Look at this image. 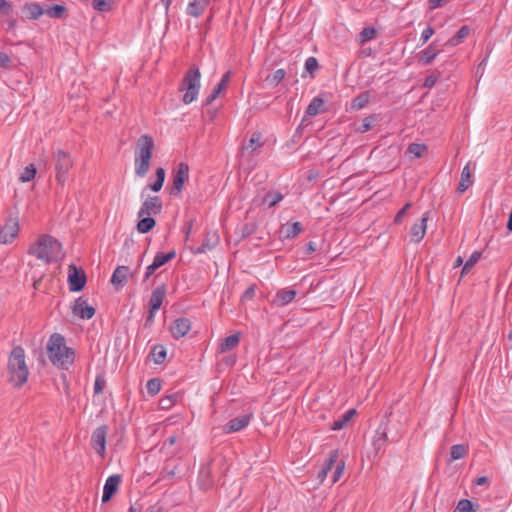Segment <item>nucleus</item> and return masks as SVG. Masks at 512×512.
<instances>
[{"instance_id":"473e14b6","label":"nucleus","mask_w":512,"mask_h":512,"mask_svg":"<svg viewBox=\"0 0 512 512\" xmlns=\"http://www.w3.org/2000/svg\"><path fill=\"white\" fill-rule=\"evenodd\" d=\"M205 3H203L202 1H198V0H193L189 3L188 7H187V13L193 17H198L199 15L202 14L204 8H205Z\"/></svg>"},{"instance_id":"13d9d810","label":"nucleus","mask_w":512,"mask_h":512,"mask_svg":"<svg viewBox=\"0 0 512 512\" xmlns=\"http://www.w3.org/2000/svg\"><path fill=\"white\" fill-rule=\"evenodd\" d=\"M21 16L25 19H32V4L26 3L22 7Z\"/></svg>"},{"instance_id":"6e6552de","label":"nucleus","mask_w":512,"mask_h":512,"mask_svg":"<svg viewBox=\"0 0 512 512\" xmlns=\"http://www.w3.org/2000/svg\"><path fill=\"white\" fill-rule=\"evenodd\" d=\"M189 179V166L187 163L178 164L173 177L172 193L179 194L184 187L185 182Z\"/></svg>"},{"instance_id":"79ce46f5","label":"nucleus","mask_w":512,"mask_h":512,"mask_svg":"<svg viewBox=\"0 0 512 512\" xmlns=\"http://www.w3.org/2000/svg\"><path fill=\"white\" fill-rule=\"evenodd\" d=\"M285 75H286V72L284 69H278L274 72L273 75L268 76L266 78V81H268L270 84L275 86L284 79Z\"/></svg>"},{"instance_id":"37998d69","label":"nucleus","mask_w":512,"mask_h":512,"mask_svg":"<svg viewBox=\"0 0 512 512\" xmlns=\"http://www.w3.org/2000/svg\"><path fill=\"white\" fill-rule=\"evenodd\" d=\"M113 0H93V8L98 11L111 10Z\"/></svg>"},{"instance_id":"a211bd4d","label":"nucleus","mask_w":512,"mask_h":512,"mask_svg":"<svg viewBox=\"0 0 512 512\" xmlns=\"http://www.w3.org/2000/svg\"><path fill=\"white\" fill-rule=\"evenodd\" d=\"M251 420L250 415H242L229 421L223 428L225 433L238 432L245 428Z\"/></svg>"},{"instance_id":"412c9836","label":"nucleus","mask_w":512,"mask_h":512,"mask_svg":"<svg viewBox=\"0 0 512 512\" xmlns=\"http://www.w3.org/2000/svg\"><path fill=\"white\" fill-rule=\"evenodd\" d=\"M296 296L295 290L282 289L279 290L274 298L273 303L277 306H285L292 302Z\"/></svg>"},{"instance_id":"393cba45","label":"nucleus","mask_w":512,"mask_h":512,"mask_svg":"<svg viewBox=\"0 0 512 512\" xmlns=\"http://www.w3.org/2000/svg\"><path fill=\"white\" fill-rule=\"evenodd\" d=\"M139 218H140V220L137 223V231L139 233H142V234L148 233L156 225L155 220L151 216H144V217H139Z\"/></svg>"},{"instance_id":"0eeeda50","label":"nucleus","mask_w":512,"mask_h":512,"mask_svg":"<svg viewBox=\"0 0 512 512\" xmlns=\"http://www.w3.org/2000/svg\"><path fill=\"white\" fill-rule=\"evenodd\" d=\"M69 289L72 292L81 291L86 284V275L82 269L71 264L68 267Z\"/></svg>"},{"instance_id":"bf43d9fd","label":"nucleus","mask_w":512,"mask_h":512,"mask_svg":"<svg viewBox=\"0 0 512 512\" xmlns=\"http://www.w3.org/2000/svg\"><path fill=\"white\" fill-rule=\"evenodd\" d=\"M434 34V29L432 27H427L423 30L421 35V40L423 43H426Z\"/></svg>"},{"instance_id":"6ab92c4d","label":"nucleus","mask_w":512,"mask_h":512,"mask_svg":"<svg viewBox=\"0 0 512 512\" xmlns=\"http://www.w3.org/2000/svg\"><path fill=\"white\" fill-rule=\"evenodd\" d=\"M241 333L236 332L226 338H224L218 346V352L223 354L234 349L240 342Z\"/></svg>"},{"instance_id":"e2e57ef3","label":"nucleus","mask_w":512,"mask_h":512,"mask_svg":"<svg viewBox=\"0 0 512 512\" xmlns=\"http://www.w3.org/2000/svg\"><path fill=\"white\" fill-rule=\"evenodd\" d=\"M447 3V0H429V9L434 10Z\"/></svg>"},{"instance_id":"423d86ee","label":"nucleus","mask_w":512,"mask_h":512,"mask_svg":"<svg viewBox=\"0 0 512 512\" xmlns=\"http://www.w3.org/2000/svg\"><path fill=\"white\" fill-rule=\"evenodd\" d=\"M73 167L71 155L63 150H57L54 153V170L57 183L64 186L68 180V174Z\"/></svg>"},{"instance_id":"c03bdc74","label":"nucleus","mask_w":512,"mask_h":512,"mask_svg":"<svg viewBox=\"0 0 512 512\" xmlns=\"http://www.w3.org/2000/svg\"><path fill=\"white\" fill-rule=\"evenodd\" d=\"M176 400H177V395H175V394L163 397L159 401V406L161 409L167 410L175 404Z\"/></svg>"},{"instance_id":"4d7b16f0","label":"nucleus","mask_w":512,"mask_h":512,"mask_svg":"<svg viewBox=\"0 0 512 512\" xmlns=\"http://www.w3.org/2000/svg\"><path fill=\"white\" fill-rule=\"evenodd\" d=\"M11 63L10 56L5 52H0V67L8 68Z\"/></svg>"},{"instance_id":"dca6fc26","label":"nucleus","mask_w":512,"mask_h":512,"mask_svg":"<svg viewBox=\"0 0 512 512\" xmlns=\"http://www.w3.org/2000/svg\"><path fill=\"white\" fill-rule=\"evenodd\" d=\"M120 482L121 477L119 475H112L108 477L103 489L102 502H108L112 498V496L118 490Z\"/></svg>"},{"instance_id":"f257e3e1","label":"nucleus","mask_w":512,"mask_h":512,"mask_svg":"<svg viewBox=\"0 0 512 512\" xmlns=\"http://www.w3.org/2000/svg\"><path fill=\"white\" fill-rule=\"evenodd\" d=\"M46 349L49 360L59 369L68 370L73 365L75 352L67 347L64 337L60 334L51 335Z\"/></svg>"},{"instance_id":"b1692460","label":"nucleus","mask_w":512,"mask_h":512,"mask_svg":"<svg viewBox=\"0 0 512 512\" xmlns=\"http://www.w3.org/2000/svg\"><path fill=\"white\" fill-rule=\"evenodd\" d=\"M439 54V51L436 49L435 44L431 43L425 50H423L419 54V62L424 64L431 63Z\"/></svg>"},{"instance_id":"aec40b11","label":"nucleus","mask_w":512,"mask_h":512,"mask_svg":"<svg viewBox=\"0 0 512 512\" xmlns=\"http://www.w3.org/2000/svg\"><path fill=\"white\" fill-rule=\"evenodd\" d=\"M232 72L228 71L224 74L220 83L213 89L212 93L206 99V105L211 104L217 97L220 95L222 91H224L230 82Z\"/></svg>"},{"instance_id":"39448f33","label":"nucleus","mask_w":512,"mask_h":512,"mask_svg":"<svg viewBox=\"0 0 512 512\" xmlns=\"http://www.w3.org/2000/svg\"><path fill=\"white\" fill-rule=\"evenodd\" d=\"M201 74L198 68L190 69L182 80L180 87L181 91H185L183 95V102L190 104L197 99L199 90Z\"/></svg>"},{"instance_id":"49530a36","label":"nucleus","mask_w":512,"mask_h":512,"mask_svg":"<svg viewBox=\"0 0 512 512\" xmlns=\"http://www.w3.org/2000/svg\"><path fill=\"white\" fill-rule=\"evenodd\" d=\"M374 122H375V116H368L363 119L362 125L360 127H358L356 129V131L359 133H365L372 128Z\"/></svg>"},{"instance_id":"c85d7f7f","label":"nucleus","mask_w":512,"mask_h":512,"mask_svg":"<svg viewBox=\"0 0 512 512\" xmlns=\"http://www.w3.org/2000/svg\"><path fill=\"white\" fill-rule=\"evenodd\" d=\"M263 146V137L260 132H254L246 146H244V150H249L250 152H254L260 147Z\"/></svg>"},{"instance_id":"cd10ccee","label":"nucleus","mask_w":512,"mask_h":512,"mask_svg":"<svg viewBox=\"0 0 512 512\" xmlns=\"http://www.w3.org/2000/svg\"><path fill=\"white\" fill-rule=\"evenodd\" d=\"M355 414H356L355 409H350V410L346 411L345 414L339 420H336L332 424L331 429L334 431L343 429Z\"/></svg>"},{"instance_id":"7c9ffc66","label":"nucleus","mask_w":512,"mask_h":512,"mask_svg":"<svg viewBox=\"0 0 512 512\" xmlns=\"http://www.w3.org/2000/svg\"><path fill=\"white\" fill-rule=\"evenodd\" d=\"M324 105V101L320 97H315L311 103L308 105L306 114L308 116H316L322 111V107Z\"/></svg>"},{"instance_id":"1a4fd4ad","label":"nucleus","mask_w":512,"mask_h":512,"mask_svg":"<svg viewBox=\"0 0 512 512\" xmlns=\"http://www.w3.org/2000/svg\"><path fill=\"white\" fill-rule=\"evenodd\" d=\"M19 232V224L18 221L14 218L7 219L4 226L0 229V243L8 244L11 243L14 238L18 235Z\"/></svg>"},{"instance_id":"09e8293b","label":"nucleus","mask_w":512,"mask_h":512,"mask_svg":"<svg viewBox=\"0 0 512 512\" xmlns=\"http://www.w3.org/2000/svg\"><path fill=\"white\" fill-rule=\"evenodd\" d=\"M147 391L151 394V395H155L157 394L160 389H161V382L160 380L158 379H151L147 382Z\"/></svg>"},{"instance_id":"69168bd1","label":"nucleus","mask_w":512,"mask_h":512,"mask_svg":"<svg viewBox=\"0 0 512 512\" xmlns=\"http://www.w3.org/2000/svg\"><path fill=\"white\" fill-rule=\"evenodd\" d=\"M329 467H324L319 473H318V479L320 480V482H323V480L326 478L328 472H329Z\"/></svg>"},{"instance_id":"9b49d317","label":"nucleus","mask_w":512,"mask_h":512,"mask_svg":"<svg viewBox=\"0 0 512 512\" xmlns=\"http://www.w3.org/2000/svg\"><path fill=\"white\" fill-rule=\"evenodd\" d=\"M106 434L107 428L105 426L98 427L92 434V447L101 457H104L105 455Z\"/></svg>"},{"instance_id":"72a5a7b5","label":"nucleus","mask_w":512,"mask_h":512,"mask_svg":"<svg viewBox=\"0 0 512 512\" xmlns=\"http://www.w3.org/2000/svg\"><path fill=\"white\" fill-rule=\"evenodd\" d=\"M369 100H370V96L368 93H366V92L361 93L360 95H358L357 97H355L353 99V101L351 103V108L353 110H360L367 105Z\"/></svg>"},{"instance_id":"f3484780","label":"nucleus","mask_w":512,"mask_h":512,"mask_svg":"<svg viewBox=\"0 0 512 512\" xmlns=\"http://www.w3.org/2000/svg\"><path fill=\"white\" fill-rule=\"evenodd\" d=\"M302 231V225L300 222L285 223L281 225L279 229V237L281 239H291L296 237Z\"/></svg>"},{"instance_id":"ea45409f","label":"nucleus","mask_w":512,"mask_h":512,"mask_svg":"<svg viewBox=\"0 0 512 512\" xmlns=\"http://www.w3.org/2000/svg\"><path fill=\"white\" fill-rule=\"evenodd\" d=\"M388 439L387 433L385 431H377L374 438H373V446L375 447L376 451L378 452L383 445L386 443Z\"/></svg>"},{"instance_id":"f704fd0d","label":"nucleus","mask_w":512,"mask_h":512,"mask_svg":"<svg viewBox=\"0 0 512 512\" xmlns=\"http://www.w3.org/2000/svg\"><path fill=\"white\" fill-rule=\"evenodd\" d=\"M67 9L63 5H54L46 9V14L51 18H63Z\"/></svg>"},{"instance_id":"680f3d73","label":"nucleus","mask_w":512,"mask_h":512,"mask_svg":"<svg viewBox=\"0 0 512 512\" xmlns=\"http://www.w3.org/2000/svg\"><path fill=\"white\" fill-rule=\"evenodd\" d=\"M338 456H339L338 450H333V451L330 453L329 460H328V462L326 463L325 467H329V470H331L332 466H333V465H334V463L337 461Z\"/></svg>"},{"instance_id":"6e6d98bb","label":"nucleus","mask_w":512,"mask_h":512,"mask_svg":"<svg viewBox=\"0 0 512 512\" xmlns=\"http://www.w3.org/2000/svg\"><path fill=\"white\" fill-rule=\"evenodd\" d=\"M411 207V203H407L395 216L394 222L396 224H400L402 221V218L406 214L407 210Z\"/></svg>"},{"instance_id":"c756f323","label":"nucleus","mask_w":512,"mask_h":512,"mask_svg":"<svg viewBox=\"0 0 512 512\" xmlns=\"http://www.w3.org/2000/svg\"><path fill=\"white\" fill-rule=\"evenodd\" d=\"M407 153L413 158H421L427 154V146L424 144L413 143L410 144Z\"/></svg>"},{"instance_id":"58836bf2","label":"nucleus","mask_w":512,"mask_h":512,"mask_svg":"<svg viewBox=\"0 0 512 512\" xmlns=\"http://www.w3.org/2000/svg\"><path fill=\"white\" fill-rule=\"evenodd\" d=\"M166 349L162 345H157L152 350L153 360L157 364H161L166 358Z\"/></svg>"},{"instance_id":"a19ab883","label":"nucleus","mask_w":512,"mask_h":512,"mask_svg":"<svg viewBox=\"0 0 512 512\" xmlns=\"http://www.w3.org/2000/svg\"><path fill=\"white\" fill-rule=\"evenodd\" d=\"M454 512H475V509L470 500L462 499L458 502Z\"/></svg>"},{"instance_id":"c9c22d12","label":"nucleus","mask_w":512,"mask_h":512,"mask_svg":"<svg viewBox=\"0 0 512 512\" xmlns=\"http://www.w3.org/2000/svg\"><path fill=\"white\" fill-rule=\"evenodd\" d=\"M165 175V170L162 167L157 168L156 181L150 185V188L153 191L158 192L162 188L163 183L165 181Z\"/></svg>"},{"instance_id":"338daca9","label":"nucleus","mask_w":512,"mask_h":512,"mask_svg":"<svg viewBox=\"0 0 512 512\" xmlns=\"http://www.w3.org/2000/svg\"><path fill=\"white\" fill-rule=\"evenodd\" d=\"M436 83V78L429 76L426 78L424 85L426 87H432Z\"/></svg>"},{"instance_id":"4c0bfd02","label":"nucleus","mask_w":512,"mask_h":512,"mask_svg":"<svg viewBox=\"0 0 512 512\" xmlns=\"http://www.w3.org/2000/svg\"><path fill=\"white\" fill-rule=\"evenodd\" d=\"M480 258H481V253L478 251H475L470 256V258L465 262L462 272H461L462 276L467 274L474 267V265L479 261Z\"/></svg>"},{"instance_id":"5701e85b","label":"nucleus","mask_w":512,"mask_h":512,"mask_svg":"<svg viewBox=\"0 0 512 512\" xmlns=\"http://www.w3.org/2000/svg\"><path fill=\"white\" fill-rule=\"evenodd\" d=\"M129 274V268L126 266H118L111 278V283L116 286L123 285Z\"/></svg>"},{"instance_id":"603ef678","label":"nucleus","mask_w":512,"mask_h":512,"mask_svg":"<svg viewBox=\"0 0 512 512\" xmlns=\"http://www.w3.org/2000/svg\"><path fill=\"white\" fill-rule=\"evenodd\" d=\"M19 180L23 183L32 181V163L25 167L24 172L19 177Z\"/></svg>"},{"instance_id":"de8ad7c7","label":"nucleus","mask_w":512,"mask_h":512,"mask_svg":"<svg viewBox=\"0 0 512 512\" xmlns=\"http://www.w3.org/2000/svg\"><path fill=\"white\" fill-rule=\"evenodd\" d=\"M282 195L279 192L267 194L264 198V202L268 204L269 207L275 206L278 202L282 200Z\"/></svg>"},{"instance_id":"774afa93","label":"nucleus","mask_w":512,"mask_h":512,"mask_svg":"<svg viewBox=\"0 0 512 512\" xmlns=\"http://www.w3.org/2000/svg\"><path fill=\"white\" fill-rule=\"evenodd\" d=\"M156 270L157 268L153 264L149 265L146 271V278H149Z\"/></svg>"},{"instance_id":"e433bc0d","label":"nucleus","mask_w":512,"mask_h":512,"mask_svg":"<svg viewBox=\"0 0 512 512\" xmlns=\"http://www.w3.org/2000/svg\"><path fill=\"white\" fill-rule=\"evenodd\" d=\"M174 257H175V252L174 251L169 252L167 254L159 253V254H157L155 256L154 261H153L152 264L158 269L162 265H164L165 263H167L168 261L173 259Z\"/></svg>"},{"instance_id":"4468645a","label":"nucleus","mask_w":512,"mask_h":512,"mask_svg":"<svg viewBox=\"0 0 512 512\" xmlns=\"http://www.w3.org/2000/svg\"><path fill=\"white\" fill-rule=\"evenodd\" d=\"M429 219V213H425L422 218L413 224V226L411 227V230H410V234H411V240L413 242H420L425 234H426V230H427V221Z\"/></svg>"},{"instance_id":"20e7f679","label":"nucleus","mask_w":512,"mask_h":512,"mask_svg":"<svg viewBox=\"0 0 512 512\" xmlns=\"http://www.w3.org/2000/svg\"><path fill=\"white\" fill-rule=\"evenodd\" d=\"M34 254L43 263L56 261L61 257V244L51 236L42 235L34 247Z\"/></svg>"},{"instance_id":"5fc2aeb1","label":"nucleus","mask_w":512,"mask_h":512,"mask_svg":"<svg viewBox=\"0 0 512 512\" xmlns=\"http://www.w3.org/2000/svg\"><path fill=\"white\" fill-rule=\"evenodd\" d=\"M12 11V5L6 0H0V13L9 15Z\"/></svg>"},{"instance_id":"4be33fe9","label":"nucleus","mask_w":512,"mask_h":512,"mask_svg":"<svg viewBox=\"0 0 512 512\" xmlns=\"http://www.w3.org/2000/svg\"><path fill=\"white\" fill-rule=\"evenodd\" d=\"M469 446L467 444H456L451 447L449 462L463 459L467 456Z\"/></svg>"},{"instance_id":"f8f14e48","label":"nucleus","mask_w":512,"mask_h":512,"mask_svg":"<svg viewBox=\"0 0 512 512\" xmlns=\"http://www.w3.org/2000/svg\"><path fill=\"white\" fill-rule=\"evenodd\" d=\"M72 311L74 315L81 319H91L95 314V308L89 305L82 297L74 302Z\"/></svg>"},{"instance_id":"bb28decb","label":"nucleus","mask_w":512,"mask_h":512,"mask_svg":"<svg viewBox=\"0 0 512 512\" xmlns=\"http://www.w3.org/2000/svg\"><path fill=\"white\" fill-rule=\"evenodd\" d=\"M219 242V237L216 233L208 234L204 243L195 251L196 253H205L213 249Z\"/></svg>"},{"instance_id":"a878e982","label":"nucleus","mask_w":512,"mask_h":512,"mask_svg":"<svg viewBox=\"0 0 512 512\" xmlns=\"http://www.w3.org/2000/svg\"><path fill=\"white\" fill-rule=\"evenodd\" d=\"M471 183H472L471 170H470L469 164H467L462 170L460 182L458 185V191L460 193H463L464 191H466L468 189V187L471 185Z\"/></svg>"},{"instance_id":"a18cd8bd","label":"nucleus","mask_w":512,"mask_h":512,"mask_svg":"<svg viewBox=\"0 0 512 512\" xmlns=\"http://www.w3.org/2000/svg\"><path fill=\"white\" fill-rule=\"evenodd\" d=\"M376 35V30L373 27H366L360 33V42L365 43L372 40Z\"/></svg>"},{"instance_id":"052dcab7","label":"nucleus","mask_w":512,"mask_h":512,"mask_svg":"<svg viewBox=\"0 0 512 512\" xmlns=\"http://www.w3.org/2000/svg\"><path fill=\"white\" fill-rule=\"evenodd\" d=\"M255 296V286L254 285H251L250 287H248L246 289V291L244 292L243 296H242V300H252L253 297Z\"/></svg>"},{"instance_id":"0e129e2a","label":"nucleus","mask_w":512,"mask_h":512,"mask_svg":"<svg viewBox=\"0 0 512 512\" xmlns=\"http://www.w3.org/2000/svg\"><path fill=\"white\" fill-rule=\"evenodd\" d=\"M43 14H46V9H43L40 6L34 5V19Z\"/></svg>"},{"instance_id":"8fccbe9b","label":"nucleus","mask_w":512,"mask_h":512,"mask_svg":"<svg viewBox=\"0 0 512 512\" xmlns=\"http://www.w3.org/2000/svg\"><path fill=\"white\" fill-rule=\"evenodd\" d=\"M344 470H345V462L344 461H340L338 464H337V467L333 473V483H336L340 478L341 476L343 475L344 473Z\"/></svg>"},{"instance_id":"f03ea898","label":"nucleus","mask_w":512,"mask_h":512,"mask_svg":"<svg viewBox=\"0 0 512 512\" xmlns=\"http://www.w3.org/2000/svg\"><path fill=\"white\" fill-rule=\"evenodd\" d=\"M155 143L148 134L141 135L135 144L134 166L135 174L144 177L150 168Z\"/></svg>"},{"instance_id":"ddd939ff","label":"nucleus","mask_w":512,"mask_h":512,"mask_svg":"<svg viewBox=\"0 0 512 512\" xmlns=\"http://www.w3.org/2000/svg\"><path fill=\"white\" fill-rule=\"evenodd\" d=\"M165 296L166 289L164 286H159L152 292L150 298V311L148 321H151L153 319L155 312L161 307Z\"/></svg>"},{"instance_id":"2eb2a0df","label":"nucleus","mask_w":512,"mask_h":512,"mask_svg":"<svg viewBox=\"0 0 512 512\" xmlns=\"http://www.w3.org/2000/svg\"><path fill=\"white\" fill-rule=\"evenodd\" d=\"M191 329V321L187 318L176 319L170 327L174 338H181L188 334Z\"/></svg>"},{"instance_id":"864d4df0","label":"nucleus","mask_w":512,"mask_h":512,"mask_svg":"<svg viewBox=\"0 0 512 512\" xmlns=\"http://www.w3.org/2000/svg\"><path fill=\"white\" fill-rule=\"evenodd\" d=\"M105 386V380L103 377L98 376L95 380L94 390L96 394H100L103 392Z\"/></svg>"},{"instance_id":"2f4dec72","label":"nucleus","mask_w":512,"mask_h":512,"mask_svg":"<svg viewBox=\"0 0 512 512\" xmlns=\"http://www.w3.org/2000/svg\"><path fill=\"white\" fill-rule=\"evenodd\" d=\"M470 29L467 26H462L455 36L447 41V45L457 46L464 38L469 35Z\"/></svg>"},{"instance_id":"7ed1b4c3","label":"nucleus","mask_w":512,"mask_h":512,"mask_svg":"<svg viewBox=\"0 0 512 512\" xmlns=\"http://www.w3.org/2000/svg\"><path fill=\"white\" fill-rule=\"evenodd\" d=\"M9 382L15 387L23 385L28 378L29 370L25 363L24 349L20 346L15 347L8 361Z\"/></svg>"},{"instance_id":"9d476101","label":"nucleus","mask_w":512,"mask_h":512,"mask_svg":"<svg viewBox=\"0 0 512 512\" xmlns=\"http://www.w3.org/2000/svg\"><path fill=\"white\" fill-rule=\"evenodd\" d=\"M162 210V202L158 196L148 197L138 211V217L157 215Z\"/></svg>"},{"instance_id":"3c124183","label":"nucleus","mask_w":512,"mask_h":512,"mask_svg":"<svg viewBox=\"0 0 512 512\" xmlns=\"http://www.w3.org/2000/svg\"><path fill=\"white\" fill-rule=\"evenodd\" d=\"M305 68L310 74H313L318 68L317 59L314 57H309L305 62Z\"/></svg>"}]
</instances>
